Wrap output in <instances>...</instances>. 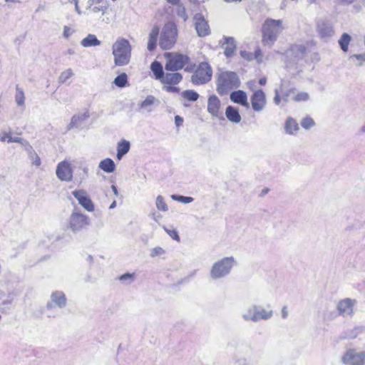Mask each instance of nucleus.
<instances>
[{
    "instance_id": "nucleus-25",
    "label": "nucleus",
    "mask_w": 365,
    "mask_h": 365,
    "mask_svg": "<svg viewBox=\"0 0 365 365\" xmlns=\"http://www.w3.org/2000/svg\"><path fill=\"white\" fill-rule=\"evenodd\" d=\"M225 115L227 119L234 123H238L241 121V116L237 108L232 106H228L225 110Z\"/></svg>"
},
{
    "instance_id": "nucleus-56",
    "label": "nucleus",
    "mask_w": 365,
    "mask_h": 365,
    "mask_svg": "<svg viewBox=\"0 0 365 365\" xmlns=\"http://www.w3.org/2000/svg\"><path fill=\"white\" fill-rule=\"evenodd\" d=\"M183 119L180 115H175V123L177 127L180 126L182 124Z\"/></svg>"
},
{
    "instance_id": "nucleus-58",
    "label": "nucleus",
    "mask_w": 365,
    "mask_h": 365,
    "mask_svg": "<svg viewBox=\"0 0 365 365\" xmlns=\"http://www.w3.org/2000/svg\"><path fill=\"white\" fill-rule=\"evenodd\" d=\"M288 317V310L286 306H284L282 309V317L283 319H287Z\"/></svg>"
},
{
    "instance_id": "nucleus-24",
    "label": "nucleus",
    "mask_w": 365,
    "mask_h": 365,
    "mask_svg": "<svg viewBox=\"0 0 365 365\" xmlns=\"http://www.w3.org/2000/svg\"><path fill=\"white\" fill-rule=\"evenodd\" d=\"M272 316L273 311L272 309L269 307L264 309L262 307L257 305L256 322H259V320H268L271 319Z\"/></svg>"
},
{
    "instance_id": "nucleus-42",
    "label": "nucleus",
    "mask_w": 365,
    "mask_h": 365,
    "mask_svg": "<svg viewBox=\"0 0 365 365\" xmlns=\"http://www.w3.org/2000/svg\"><path fill=\"white\" fill-rule=\"evenodd\" d=\"M119 280L126 284H131L135 280V274L125 273L119 277Z\"/></svg>"
},
{
    "instance_id": "nucleus-33",
    "label": "nucleus",
    "mask_w": 365,
    "mask_h": 365,
    "mask_svg": "<svg viewBox=\"0 0 365 365\" xmlns=\"http://www.w3.org/2000/svg\"><path fill=\"white\" fill-rule=\"evenodd\" d=\"M351 40V36L346 33H344L341 36V37L339 40V44L340 46L341 49L343 51L346 52L348 51L349 45Z\"/></svg>"
},
{
    "instance_id": "nucleus-6",
    "label": "nucleus",
    "mask_w": 365,
    "mask_h": 365,
    "mask_svg": "<svg viewBox=\"0 0 365 365\" xmlns=\"http://www.w3.org/2000/svg\"><path fill=\"white\" fill-rule=\"evenodd\" d=\"M212 70L207 62L200 63L194 73L191 76L190 81L196 86L203 85L211 80Z\"/></svg>"
},
{
    "instance_id": "nucleus-15",
    "label": "nucleus",
    "mask_w": 365,
    "mask_h": 365,
    "mask_svg": "<svg viewBox=\"0 0 365 365\" xmlns=\"http://www.w3.org/2000/svg\"><path fill=\"white\" fill-rule=\"evenodd\" d=\"M252 108L256 112L263 110L266 106L267 101L264 93L259 89L253 93L250 98Z\"/></svg>"
},
{
    "instance_id": "nucleus-49",
    "label": "nucleus",
    "mask_w": 365,
    "mask_h": 365,
    "mask_svg": "<svg viewBox=\"0 0 365 365\" xmlns=\"http://www.w3.org/2000/svg\"><path fill=\"white\" fill-rule=\"evenodd\" d=\"M234 365H250L249 361L245 357H237L233 359Z\"/></svg>"
},
{
    "instance_id": "nucleus-16",
    "label": "nucleus",
    "mask_w": 365,
    "mask_h": 365,
    "mask_svg": "<svg viewBox=\"0 0 365 365\" xmlns=\"http://www.w3.org/2000/svg\"><path fill=\"white\" fill-rule=\"evenodd\" d=\"M72 195L85 210H86L88 212H93L94 210V204L92 202V200L88 197L85 190H73L72 192Z\"/></svg>"
},
{
    "instance_id": "nucleus-52",
    "label": "nucleus",
    "mask_w": 365,
    "mask_h": 365,
    "mask_svg": "<svg viewBox=\"0 0 365 365\" xmlns=\"http://www.w3.org/2000/svg\"><path fill=\"white\" fill-rule=\"evenodd\" d=\"M74 32V31L70 28L69 26H65L63 28V35L66 38H68L70 36L72 35V34Z\"/></svg>"
},
{
    "instance_id": "nucleus-53",
    "label": "nucleus",
    "mask_w": 365,
    "mask_h": 365,
    "mask_svg": "<svg viewBox=\"0 0 365 365\" xmlns=\"http://www.w3.org/2000/svg\"><path fill=\"white\" fill-rule=\"evenodd\" d=\"M240 55L243 58H245L247 61H250L252 59V54L250 52H247L245 51H242L240 52Z\"/></svg>"
},
{
    "instance_id": "nucleus-61",
    "label": "nucleus",
    "mask_w": 365,
    "mask_h": 365,
    "mask_svg": "<svg viewBox=\"0 0 365 365\" xmlns=\"http://www.w3.org/2000/svg\"><path fill=\"white\" fill-rule=\"evenodd\" d=\"M355 0H341V3L345 4H352Z\"/></svg>"
},
{
    "instance_id": "nucleus-26",
    "label": "nucleus",
    "mask_w": 365,
    "mask_h": 365,
    "mask_svg": "<svg viewBox=\"0 0 365 365\" xmlns=\"http://www.w3.org/2000/svg\"><path fill=\"white\" fill-rule=\"evenodd\" d=\"M130 142L125 140H121L117 145V158L120 160L123 156L127 154L130 150Z\"/></svg>"
},
{
    "instance_id": "nucleus-4",
    "label": "nucleus",
    "mask_w": 365,
    "mask_h": 365,
    "mask_svg": "<svg viewBox=\"0 0 365 365\" xmlns=\"http://www.w3.org/2000/svg\"><path fill=\"white\" fill-rule=\"evenodd\" d=\"M283 29L282 20L267 19L262 26L263 41L267 44L273 43Z\"/></svg>"
},
{
    "instance_id": "nucleus-9",
    "label": "nucleus",
    "mask_w": 365,
    "mask_h": 365,
    "mask_svg": "<svg viewBox=\"0 0 365 365\" xmlns=\"http://www.w3.org/2000/svg\"><path fill=\"white\" fill-rule=\"evenodd\" d=\"M341 361L345 365H365V351L349 349L343 354Z\"/></svg>"
},
{
    "instance_id": "nucleus-12",
    "label": "nucleus",
    "mask_w": 365,
    "mask_h": 365,
    "mask_svg": "<svg viewBox=\"0 0 365 365\" xmlns=\"http://www.w3.org/2000/svg\"><path fill=\"white\" fill-rule=\"evenodd\" d=\"M67 304V298L62 291L53 292L48 301L46 305L47 311H52L55 306L58 308H64Z\"/></svg>"
},
{
    "instance_id": "nucleus-55",
    "label": "nucleus",
    "mask_w": 365,
    "mask_h": 365,
    "mask_svg": "<svg viewBox=\"0 0 365 365\" xmlns=\"http://www.w3.org/2000/svg\"><path fill=\"white\" fill-rule=\"evenodd\" d=\"M9 137H11V134L10 133H0V140L1 142H5V141L8 142V140L9 139Z\"/></svg>"
},
{
    "instance_id": "nucleus-48",
    "label": "nucleus",
    "mask_w": 365,
    "mask_h": 365,
    "mask_svg": "<svg viewBox=\"0 0 365 365\" xmlns=\"http://www.w3.org/2000/svg\"><path fill=\"white\" fill-rule=\"evenodd\" d=\"M165 253V250L160 247H156L151 250L150 251V257H155L158 256H160Z\"/></svg>"
},
{
    "instance_id": "nucleus-14",
    "label": "nucleus",
    "mask_w": 365,
    "mask_h": 365,
    "mask_svg": "<svg viewBox=\"0 0 365 365\" xmlns=\"http://www.w3.org/2000/svg\"><path fill=\"white\" fill-rule=\"evenodd\" d=\"M317 31L319 36L326 41L331 38L334 34L331 22L327 19L319 20L317 24Z\"/></svg>"
},
{
    "instance_id": "nucleus-34",
    "label": "nucleus",
    "mask_w": 365,
    "mask_h": 365,
    "mask_svg": "<svg viewBox=\"0 0 365 365\" xmlns=\"http://www.w3.org/2000/svg\"><path fill=\"white\" fill-rule=\"evenodd\" d=\"M15 101L19 106H24L25 96L22 88H19L18 85L16 86Z\"/></svg>"
},
{
    "instance_id": "nucleus-17",
    "label": "nucleus",
    "mask_w": 365,
    "mask_h": 365,
    "mask_svg": "<svg viewBox=\"0 0 365 365\" xmlns=\"http://www.w3.org/2000/svg\"><path fill=\"white\" fill-rule=\"evenodd\" d=\"M89 118L88 111L79 113L72 116L70 123L66 127V130H71L73 128H81L83 123Z\"/></svg>"
},
{
    "instance_id": "nucleus-60",
    "label": "nucleus",
    "mask_w": 365,
    "mask_h": 365,
    "mask_svg": "<svg viewBox=\"0 0 365 365\" xmlns=\"http://www.w3.org/2000/svg\"><path fill=\"white\" fill-rule=\"evenodd\" d=\"M111 189H112V190H113V192L114 195H115L116 197H118L119 193H118V191L117 187H116L115 185H111Z\"/></svg>"
},
{
    "instance_id": "nucleus-63",
    "label": "nucleus",
    "mask_w": 365,
    "mask_h": 365,
    "mask_svg": "<svg viewBox=\"0 0 365 365\" xmlns=\"http://www.w3.org/2000/svg\"><path fill=\"white\" fill-rule=\"evenodd\" d=\"M116 207V201L113 200V202L110 204L109 209H113Z\"/></svg>"
},
{
    "instance_id": "nucleus-23",
    "label": "nucleus",
    "mask_w": 365,
    "mask_h": 365,
    "mask_svg": "<svg viewBox=\"0 0 365 365\" xmlns=\"http://www.w3.org/2000/svg\"><path fill=\"white\" fill-rule=\"evenodd\" d=\"M256 312H257V305L252 304L249 306L242 313V318L245 322H256Z\"/></svg>"
},
{
    "instance_id": "nucleus-13",
    "label": "nucleus",
    "mask_w": 365,
    "mask_h": 365,
    "mask_svg": "<svg viewBox=\"0 0 365 365\" xmlns=\"http://www.w3.org/2000/svg\"><path fill=\"white\" fill-rule=\"evenodd\" d=\"M193 22L198 36L205 37L210 34L208 23L202 14H195L193 17Z\"/></svg>"
},
{
    "instance_id": "nucleus-41",
    "label": "nucleus",
    "mask_w": 365,
    "mask_h": 365,
    "mask_svg": "<svg viewBox=\"0 0 365 365\" xmlns=\"http://www.w3.org/2000/svg\"><path fill=\"white\" fill-rule=\"evenodd\" d=\"M87 9H91L93 13L101 12L103 14L108 9V4L104 3L103 4H94L91 8L87 7Z\"/></svg>"
},
{
    "instance_id": "nucleus-7",
    "label": "nucleus",
    "mask_w": 365,
    "mask_h": 365,
    "mask_svg": "<svg viewBox=\"0 0 365 365\" xmlns=\"http://www.w3.org/2000/svg\"><path fill=\"white\" fill-rule=\"evenodd\" d=\"M167 61L165 66L166 71H177L185 67L190 61V58L185 54L168 53L166 54Z\"/></svg>"
},
{
    "instance_id": "nucleus-40",
    "label": "nucleus",
    "mask_w": 365,
    "mask_h": 365,
    "mask_svg": "<svg viewBox=\"0 0 365 365\" xmlns=\"http://www.w3.org/2000/svg\"><path fill=\"white\" fill-rule=\"evenodd\" d=\"M171 198L173 200H175V201L184 203V204L190 203V202H193V200H194V198L192 197L183 196V195H172Z\"/></svg>"
},
{
    "instance_id": "nucleus-36",
    "label": "nucleus",
    "mask_w": 365,
    "mask_h": 365,
    "mask_svg": "<svg viewBox=\"0 0 365 365\" xmlns=\"http://www.w3.org/2000/svg\"><path fill=\"white\" fill-rule=\"evenodd\" d=\"M182 96L190 101H196L199 98V94L194 90H186L182 93Z\"/></svg>"
},
{
    "instance_id": "nucleus-46",
    "label": "nucleus",
    "mask_w": 365,
    "mask_h": 365,
    "mask_svg": "<svg viewBox=\"0 0 365 365\" xmlns=\"http://www.w3.org/2000/svg\"><path fill=\"white\" fill-rule=\"evenodd\" d=\"M176 13L177 15L181 17L184 21H186L187 20L188 16L186 14L185 9L184 6L178 5Z\"/></svg>"
},
{
    "instance_id": "nucleus-64",
    "label": "nucleus",
    "mask_w": 365,
    "mask_h": 365,
    "mask_svg": "<svg viewBox=\"0 0 365 365\" xmlns=\"http://www.w3.org/2000/svg\"><path fill=\"white\" fill-rule=\"evenodd\" d=\"M260 85H264L266 83V79L264 78H260L259 81Z\"/></svg>"
},
{
    "instance_id": "nucleus-35",
    "label": "nucleus",
    "mask_w": 365,
    "mask_h": 365,
    "mask_svg": "<svg viewBox=\"0 0 365 365\" xmlns=\"http://www.w3.org/2000/svg\"><path fill=\"white\" fill-rule=\"evenodd\" d=\"M113 83L116 86L119 88L125 87L128 83V76L126 73H123L118 75L117 77L115 78Z\"/></svg>"
},
{
    "instance_id": "nucleus-1",
    "label": "nucleus",
    "mask_w": 365,
    "mask_h": 365,
    "mask_svg": "<svg viewBox=\"0 0 365 365\" xmlns=\"http://www.w3.org/2000/svg\"><path fill=\"white\" fill-rule=\"evenodd\" d=\"M132 46L128 40L118 37L112 46L114 63L117 66L128 65L131 58Z\"/></svg>"
},
{
    "instance_id": "nucleus-45",
    "label": "nucleus",
    "mask_w": 365,
    "mask_h": 365,
    "mask_svg": "<svg viewBox=\"0 0 365 365\" xmlns=\"http://www.w3.org/2000/svg\"><path fill=\"white\" fill-rule=\"evenodd\" d=\"M309 99V95L306 92L298 93L294 98L296 102L307 101Z\"/></svg>"
},
{
    "instance_id": "nucleus-31",
    "label": "nucleus",
    "mask_w": 365,
    "mask_h": 365,
    "mask_svg": "<svg viewBox=\"0 0 365 365\" xmlns=\"http://www.w3.org/2000/svg\"><path fill=\"white\" fill-rule=\"evenodd\" d=\"M26 150L28 153L32 164L36 167H39L41 164V160L36 151L33 149L32 146L29 145L28 148H26Z\"/></svg>"
},
{
    "instance_id": "nucleus-3",
    "label": "nucleus",
    "mask_w": 365,
    "mask_h": 365,
    "mask_svg": "<svg viewBox=\"0 0 365 365\" xmlns=\"http://www.w3.org/2000/svg\"><path fill=\"white\" fill-rule=\"evenodd\" d=\"M237 262L233 257H225L215 262L210 270V277L218 280L227 277L232 272Z\"/></svg>"
},
{
    "instance_id": "nucleus-57",
    "label": "nucleus",
    "mask_w": 365,
    "mask_h": 365,
    "mask_svg": "<svg viewBox=\"0 0 365 365\" xmlns=\"http://www.w3.org/2000/svg\"><path fill=\"white\" fill-rule=\"evenodd\" d=\"M274 102L276 105H279L281 102V98L279 96V92L277 90L275 91V96L274 98Z\"/></svg>"
},
{
    "instance_id": "nucleus-18",
    "label": "nucleus",
    "mask_w": 365,
    "mask_h": 365,
    "mask_svg": "<svg viewBox=\"0 0 365 365\" xmlns=\"http://www.w3.org/2000/svg\"><path fill=\"white\" fill-rule=\"evenodd\" d=\"M230 98L235 103L240 104L247 109L250 108V104L247 101V96L244 91L237 90L230 93Z\"/></svg>"
},
{
    "instance_id": "nucleus-32",
    "label": "nucleus",
    "mask_w": 365,
    "mask_h": 365,
    "mask_svg": "<svg viewBox=\"0 0 365 365\" xmlns=\"http://www.w3.org/2000/svg\"><path fill=\"white\" fill-rule=\"evenodd\" d=\"M158 101L155 98V96L149 95L145 98V99L143 101L140 103V107L141 108L146 109L148 112H150L152 110L150 106L154 105Z\"/></svg>"
},
{
    "instance_id": "nucleus-38",
    "label": "nucleus",
    "mask_w": 365,
    "mask_h": 365,
    "mask_svg": "<svg viewBox=\"0 0 365 365\" xmlns=\"http://www.w3.org/2000/svg\"><path fill=\"white\" fill-rule=\"evenodd\" d=\"M361 329L360 327H355L352 329L346 331L344 336L343 339H356L359 333H361Z\"/></svg>"
},
{
    "instance_id": "nucleus-22",
    "label": "nucleus",
    "mask_w": 365,
    "mask_h": 365,
    "mask_svg": "<svg viewBox=\"0 0 365 365\" xmlns=\"http://www.w3.org/2000/svg\"><path fill=\"white\" fill-rule=\"evenodd\" d=\"M159 35V28L158 26H154L150 31L148 36V50L150 51H153L155 49L157 45V41Z\"/></svg>"
},
{
    "instance_id": "nucleus-27",
    "label": "nucleus",
    "mask_w": 365,
    "mask_h": 365,
    "mask_svg": "<svg viewBox=\"0 0 365 365\" xmlns=\"http://www.w3.org/2000/svg\"><path fill=\"white\" fill-rule=\"evenodd\" d=\"M150 69L153 73L155 78L160 81L163 78L164 74L165 73L163 71L162 64L159 61H155L151 63Z\"/></svg>"
},
{
    "instance_id": "nucleus-44",
    "label": "nucleus",
    "mask_w": 365,
    "mask_h": 365,
    "mask_svg": "<svg viewBox=\"0 0 365 365\" xmlns=\"http://www.w3.org/2000/svg\"><path fill=\"white\" fill-rule=\"evenodd\" d=\"M21 143L22 145L25 146L26 148H28L30 145L29 143L24 140V138H19V137H9V139L8 140V143Z\"/></svg>"
},
{
    "instance_id": "nucleus-43",
    "label": "nucleus",
    "mask_w": 365,
    "mask_h": 365,
    "mask_svg": "<svg viewBox=\"0 0 365 365\" xmlns=\"http://www.w3.org/2000/svg\"><path fill=\"white\" fill-rule=\"evenodd\" d=\"M301 125L303 128H304L305 130H308V129L314 127L315 125V123H314V120L312 118L307 117V118H304L302 119V120L301 122Z\"/></svg>"
},
{
    "instance_id": "nucleus-54",
    "label": "nucleus",
    "mask_w": 365,
    "mask_h": 365,
    "mask_svg": "<svg viewBox=\"0 0 365 365\" xmlns=\"http://www.w3.org/2000/svg\"><path fill=\"white\" fill-rule=\"evenodd\" d=\"M107 3L104 0H88V8H91L94 4H103Z\"/></svg>"
},
{
    "instance_id": "nucleus-39",
    "label": "nucleus",
    "mask_w": 365,
    "mask_h": 365,
    "mask_svg": "<svg viewBox=\"0 0 365 365\" xmlns=\"http://www.w3.org/2000/svg\"><path fill=\"white\" fill-rule=\"evenodd\" d=\"M73 76V72L71 68H68L63 71L59 77H58V82L60 83H64L68 79H69L71 77Z\"/></svg>"
},
{
    "instance_id": "nucleus-30",
    "label": "nucleus",
    "mask_w": 365,
    "mask_h": 365,
    "mask_svg": "<svg viewBox=\"0 0 365 365\" xmlns=\"http://www.w3.org/2000/svg\"><path fill=\"white\" fill-rule=\"evenodd\" d=\"M299 130L297 122L292 118H288L285 123V130L287 133L292 135Z\"/></svg>"
},
{
    "instance_id": "nucleus-50",
    "label": "nucleus",
    "mask_w": 365,
    "mask_h": 365,
    "mask_svg": "<svg viewBox=\"0 0 365 365\" xmlns=\"http://www.w3.org/2000/svg\"><path fill=\"white\" fill-rule=\"evenodd\" d=\"M351 58H356L358 61H360L359 66H361L364 63H365V53L360 54H354L350 56Z\"/></svg>"
},
{
    "instance_id": "nucleus-5",
    "label": "nucleus",
    "mask_w": 365,
    "mask_h": 365,
    "mask_svg": "<svg viewBox=\"0 0 365 365\" xmlns=\"http://www.w3.org/2000/svg\"><path fill=\"white\" fill-rule=\"evenodd\" d=\"M178 36L176 25L173 22L167 23L163 28L159 44L162 49L168 50L175 44Z\"/></svg>"
},
{
    "instance_id": "nucleus-20",
    "label": "nucleus",
    "mask_w": 365,
    "mask_h": 365,
    "mask_svg": "<svg viewBox=\"0 0 365 365\" xmlns=\"http://www.w3.org/2000/svg\"><path fill=\"white\" fill-rule=\"evenodd\" d=\"M182 80V76L178 72L165 73L160 82L163 84L177 85Z\"/></svg>"
},
{
    "instance_id": "nucleus-8",
    "label": "nucleus",
    "mask_w": 365,
    "mask_h": 365,
    "mask_svg": "<svg viewBox=\"0 0 365 365\" xmlns=\"http://www.w3.org/2000/svg\"><path fill=\"white\" fill-rule=\"evenodd\" d=\"M90 225L88 216L81 213L78 208L73 210L69 217V227L73 232H78Z\"/></svg>"
},
{
    "instance_id": "nucleus-51",
    "label": "nucleus",
    "mask_w": 365,
    "mask_h": 365,
    "mask_svg": "<svg viewBox=\"0 0 365 365\" xmlns=\"http://www.w3.org/2000/svg\"><path fill=\"white\" fill-rule=\"evenodd\" d=\"M163 90L168 93H178L180 92V88L174 86H165L163 87Z\"/></svg>"
},
{
    "instance_id": "nucleus-10",
    "label": "nucleus",
    "mask_w": 365,
    "mask_h": 365,
    "mask_svg": "<svg viewBox=\"0 0 365 365\" xmlns=\"http://www.w3.org/2000/svg\"><path fill=\"white\" fill-rule=\"evenodd\" d=\"M73 173L71 165L68 161L63 160L57 164L56 175L61 181L71 182Z\"/></svg>"
},
{
    "instance_id": "nucleus-47",
    "label": "nucleus",
    "mask_w": 365,
    "mask_h": 365,
    "mask_svg": "<svg viewBox=\"0 0 365 365\" xmlns=\"http://www.w3.org/2000/svg\"><path fill=\"white\" fill-rule=\"evenodd\" d=\"M164 230L172 239H173L178 242L180 241V237H179L178 233L176 231V230H174V229L170 230V229L166 228L165 227H164Z\"/></svg>"
},
{
    "instance_id": "nucleus-59",
    "label": "nucleus",
    "mask_w": 365,
    "mask_h": 365,
    "mask_svg": "<svg viewBox=\"0 0 365 365\" xmlns=\"http://www.w3.org/2000/svg\"><path fill=\"white\" fill-rule=\"evenodd\" d=\"M71 2L73 3L74 5H75V10H76V11L79 15H81V11L80 10V8L78 6V0H72Z\"/></svg>"
},
{
    "instance_id": "nucleus-19",
    "label": "nucleus",
    "mask_w": 365,
    "mask_h": 365,
    "mask_svg": "<svg viewBox=\"0 0 365 365\" xmlns=\"http://www.w3.org/2000/svg\"><path fill=\"white\" fill-rule=\"evenodd\" d=\"M220 101L215 95H212L207 100V112L214 117L220 116Z\"/></svg>"
},
{
    "instance_id": "nucleus-28",
    "label": "nucleus",
    "mask_w": 365,
    "mask_h": 365,
    "mask_svg": "<svg viewBox=\"0 0 365 365\" xmlns=\"http://www.w3.org/2000/svg\"><path fill=\"white\" fill-rule=\"evenodd\" d=\"M98 168L106 173H111L115 170V164L110 158H106L98 164Z\"/></svg>"
},
{
    "instance_id": "nucleus-11",
    "label": "nucleus",
    "mask_w": 365,
    "mask_h": 365,
    "mask_svg": "<svg viewBox=\"0 0 365 365\" xmlns=\"http://www.w3.org/2000/svg\"><path fill=\"white\" fill-rule=\"evenodd\" d=\"M356 303V299L350 298H345L340 300L336 305L338 314L343 317H352L354 314V307Z\"/></svg>"
},
{
    "instance_id": "nucleus-62",
    "label": "nucleus",
    "mask_w": 365,
    "mask_h": 365,
    "mask_svg": "<svg viewBox=\"0 0 365 365\" xmlns=\"http://www.w3.org/2000/svg\"><path fill=\"white\" fill-rule=\"evenodd\" d=\"M167 1L173 5L178 4V3H179V0H167Z\"/></svg>"
},
{
    "instance_id": "nucleus-37",
    "label": "nucleus",
    "mask_w": 365,
    "mask_h": 365,
    "mask_svg": "<svg viewBox=\"0 0 365 365\" xmlns=\"http://www.w3.org/2000/svg\"><path fill=\"white\" fill-rule=\"evenodd\" d=\"M155 206L158 210L163 212H167L168 210V207L162 195H158L156 197Z\"/></svg>"
},
{
    "instance_id": "nucleus-2",
    "label": "nucleus",
    "mask_w": 365,
    "mask_h": 365,
    "mask_svg": "<svg viewBox=\"0 0 365 365\" xmlns=\"http://www.w3.org/2000/svg\"><path fill=\"white\" fill-rule=\"evenodd\" d=\"M240 85V81L236 73L222 71L217 74L216 80V91L220 96H224Z\"/></svg>"
},
{
    "instance_id": "nucleus-21",
    "label": "nucleus",
    "mask_w": 365,
    "mask_h": 365,
    "mask_svg": "<svg viewBox=\"0 0 365 365\" xmlns=\"http://www.w3.org/2000/svg\"><path fill=\"white\" fill-rule=\"evenodd\" d=\"M223 39H224L223 45H225V44L226 45L224 47V49H225L224 53L227 57H230L234 54V53L236 50L235 41L233 37L224 36Z\"/></svg>"
},
{
    "instance_id": "nucleus-29",
    "label": "nucleus",
    "mask_w": 365,
    "mask_h": 365,
    "mask_svg": "<svg viewBox=\"0 0 365 365\" xmlns=\"http://www.w3.org/2000/svg\"><path fill=\"white\" fill-rule=\"evenodd\" d=\"M101 41L94 34H88L86 38L81 40V44L83 47L97 46L101 45Z\"/></svg>"
}]
</instances>
